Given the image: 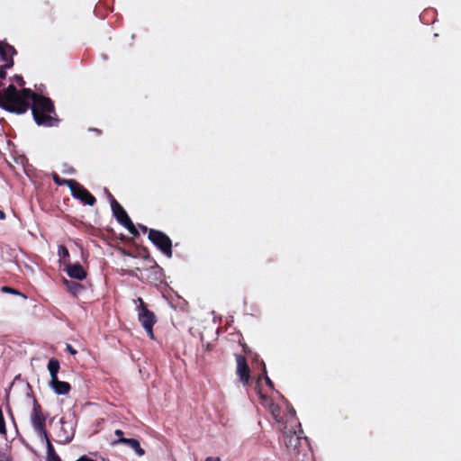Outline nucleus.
<instances>
[{
    "label": "nucleus",
    "instance_id": "1",
    "mask_svg": "<svg viewBox=\"0 0 461 461\" xmlns=\"http://www.w3.org/2000/svg\"><path fill=\"white\" fill-rule=\"evenodd\" d=\"M34 91L30 88L18 90L14 85H9L3 93L0 92V107L7 112L23 114L31 106Z\"/></svg>",
    "mask_w": 461,
    "mask_h": 461
},
{
    "label": "nucleus",
    "instance_id": "2",
    "mask_svg": "<svg viewBox=\"0 0 461 461\" xmlns=\"http://www.w3.org/2000/svg\"><path fill=\"white\" fill-rule=\"evenodd\" d=\"M30 109L35 123L42 127H57L60 122L54 102L45 95L34 92Z\"/></svg>",
    "mask_w": 461,
    "mask_h": 461
},
{
    "label": "nucleus",
    "instance_id": "3",
    "mask_svg": "<svg viewBox=\"0 0 461 461\" xmlns=\"http://www.w3.org/2000/svg\"><path fill=\"white\" fill-rule=\"evenodd\" d=\"M136 302L139 303V305L137 306L138 320L146 330L149 338L155 339L153 326L157 322V317L153 312L148 309V306L142 298L138 297Z\"/></svg>",
    "mask_w": 461,
    "mask_h": 461
},
{
    "label": "nucleus",
    "instance_id": "4",
    "mask_svg": "<svg viewBox=\"0 0 461 461\" xmlns=\"http://www.w3.org/2000/svg\"><path fill=\"white\" fill-rule=\"evenodd\" d=\"M46 419L47 417L44 415L41 404L34 397L32 411L31 413V421L35 432L41 438H47L49 437L45 426Z\"/></svg>",
    "mask_w": 461,
    "mask_h": 461
},
{
    "label": "nucleus",
    "instance_id": "5",
    "mask_svg": "<svg viewBox=\"0 0 461 461\" xmlns=\"http://www.w3.org/2000/svg\"><path fill=\"white\" fill-rule=\"evenodd\" d=\"M148 238L165 256L167 258L172 257V241L166 233L155 229H149Z\"/></svg>",
    "mask_w": 461,
    "mask_h": 461
},
{
    "label": "nucleus",
    "instance_id": "6",
    "mask_svg": "<svg viewBox=\"0 0 461 461\" xmlns=\"http://www.w3.org/2000/svg\"><path fill=\"white\" fill-rule=\"evenodd\" d=\"M74 198L80 200L85 204L93 206L96 203L95 197L77 181H66Z\"/></svg>",
    "mask_w": 461,
    "mask_h": 461
},
{
    "label": "nucleus",
    "instance_id": "7",
    "mask_svg": "<svg viewBox=\"0 0 461 461\" xmlns=\"http://www.w3.org/2000/svg\"><path fill=\"white\" fill-rule=\"evenodd\" d=\"M236 373L240 381L244 386H248L250 379V368L247 363L246 357L242 355H236Z\"/></svg>",
    "mask_w": 461,
    "mask_h": 461
},
{
    "label": "nucleus",
    "instance_id": "8",
    "mask_svg": "<svg viewBox=\"0 0 461 461\" xmlns=\"http://www.w3.org/2000/svg\"><path fill=\"white\" fill-rule=\"evenodd\" d=\"M66 272L68 276L73 279L77 280H84L86 277V271L84 269V267L79 264H71L68 263L66 266Z\"/></svg>",
    "mask_w": 461,
    "mask_h": 461
},
{
    "label": "nucleus",
    "instance_id": "9",
    "mask_svg": "<svg viewBox=\"0 0 461 461\" xmlns=\"http://www.w3.org/2000/svg\"><path fill=\"white\" fill-rule=\"evenodd\" d=\"M113 445L123 444L132 448L139 456L145 455V450L140 447V442L135 438H121L113 440Z\"/></svg>",
    "mask_w": 461,
    "mask_h": 461
},
{
    "label": "nucleus",
    "instance_id": "10",
    "mask_svg": "<svg viewBox=\"0 0 461 461\" xmlns=\"http://www.w3.org/2000/svg\"><path fill=\"white\" fill-rule=\"evenodd\" d=\"M49 384L59 395H67L71 390V385L68 382L59 381V378L50 379Z\"/></svg>",
    "mask_w": 461,
    "mask_h": 461
},
{
    "label": "nucleus",
    "instance_id": "11",
    "mask_svg": "<svg viewBox=\"0 0 461 461\" xmlns=\"http://www.w3.org/2000/svg\"><path fill=\"white\" fill-rule=\"evenodd\" d=\"M112 211L113 214L115 217V219L118 221L120 224H122V222L126 221L128 219H130L128 213L123 209V207L117 202L116 199H113L112 201Z\"/></svg>",
    "mask_w": 461,
    "mask_h": 461
},
{
    "label": "nucleus",
    "instance_id": "12",
    "mask_svg": "<svg viewBox=\"0 0 461 461\" xmlns=\"http://www.w3.org/2000/svg\"><path fill=\"white\" fill-rule=\"evenodd\" d=\"M283 442L287 449L295 450L300 442V438L295 435V432L292 433V431H285L283 433Z\"/></svg>",
    "mask_w": 461,
    "mask_h": 461
},
{
    "label": "nucleus",
    "instance_id": "13",
    "mask_svg": "<svg viewBox=\"0 0 461 461\" xmlns=\"http://www.w3.org/2000/svg\"><path fill=\"white\" fill-rule=\"evenodd\" d=\"M64 284L66 285L68 291L75 296L80 294L84 289V286L76 281L65 279Z\"/></svg>",
    "mask_w": 461,
    "mask_h": 461
},
{
    "label": "nucleus",
    "instance_id": "14",
    "mask_svg": "<svg viewBox=\"0 0 461 461\" xmlns=\"http://www.w3.org/2000/svg\"><path fill=\"white\" fill-rule=\"evenodd\" d=\"M60 365L58 359L50 358L48 363V370L50 372V379L58 378Z\"/></svg>",
    "mask_w": 461,
    "mask_h": 461
},
{
    "label": "nucleus",
    "instance_id": "15",
    "mask_svg": "<svg viewBox=\"0 0 461 461\" xmlns=\"http://www.w3.org/2000/svg\"><path fill=\"white\" fill-rule=\"evenodd\" d=\"M47 443V454H48V461H61L59 455L56 453L49 437L44 438Z\"/></svg>",
    "mask_w": 461,
    "mask_h": 461
},
{
    "label": "nucleus",
    "instance_id": "16",
    "mask_svg": "<svg viewBox=\"0 0 461 461\" xmlns=\"http://www.w3.org/2000/svg\"><path fill=\"white\" fill-rule=\"evenodd\" d=\"M146 271L150 272L151 275L154 276L153 280L155 282H157V281L161 282V279H162V268L159 266L155 264L154 266L150 267Z\"/></svg>",
    "mask_w": 461,
    "mask_h": 461
},
{
    "label": "nucleus",
    "instance_id": "17",
    "mask_svg": "<svg viewBox=\"0 0 461 461\" xmlns=\"http://www.w3.org/2000/svg\"><path fill=\"white\" fill-rule=\"evenodd\" d=\"M122 225L125 227L132 236L138 237L140 235L138 230L136 229L131 218L128 219L126 221L122 222Z\"/></svg>",
    "mask_w": 461,
    "mask_h": 461
},
{
    "label": "nucleus",
    "instance_id": "18",
    "mask_svg": "<svg viewBox=\"0 0 461 461\" xmlns=\"http://www.w3.org/2000/svg\"><path fill=\"white\" fill-rule=\"evenodd\" d=\"M14 64V60H9L8 63H5L0 66V79H5L6 77V70L11 68Z\"/></svg>",
    "mask_w": 461,
    "mask_h": 461
},
{
    "label": "nucleus",
    "instance_id": "19",
    "mask_svg": "<svg viewBox=\"0 0 461 461\" xmlns=\"http://www.w3.org/2000/svg\"><path fill=\"white\" fill-rule=\"evenodd\" d=\"M58 255L60 258L66 259L69 258V251L65 245H59L58 249Z\"/></svg>",
    "mask_w": 461,
    "mask_h": 461
},
{
    "label": "nucleus",
    "instance_id": "20",
    "mask_svg": "<svg viewBox=\"0 0 461 461\" xmlns=\"http://www.w3.org/2000/svg\"><path fill=\"white\" fill-rule=\"evenodd\" d=\"M270 411L272 413V415L274 416L275 420L277 421V422H280L281 421V418L279 416V412H280V408L278 405H276V404H271L270 405Z\"/></svg>",
    "mask_w": 461,
    "mask_h": 461
},
{
    "label": "nucleus",
    "instance_id": "21",
    "mask_svg": "<svg viewBox=\"0 0 461 461\" xmlns=\"http://www.w3.org/2000/svg\"><path fill=\"white\" fill-rule=\"evenodd\" d=\"M6 49L8 50V51H10L11 55H15L17 53L14 46L8 43H3L0 41V54H2V52Z\"/></svg>",
    "mask_w": 461,
    "mask_h": 461
},
{
    "label": "nucleus",
    "instance_id": "22",
    "mask_svg": "<svg viewBox=\"0 0 461 461\" xmlns=\"http://www.w3.org/2000/svg\"><path fill=\"white\" fill-rule=\"evenodd\" d=\"M52 179H53L54 183L56 185H66V181H75V179H62L55 172L52 173Z\"/></svg>",
    "mask_w": 461,
    "mask_h": 461
},
{
    "label": "nucleus",
    "instance_id": "23",
    "mask_svg": "<svg viewBox=\"0 0 461 461\" xmlns=\"http://www.w3.org/2000/svg\"><path fill=\"white\" fill-rule=\"evenodd\" d=\"M0 434L6 435L5 420L4 418L3 411L0 409Z\"/></svg>",
    "mask_w": 461,
    "mask_h": 461
},
{
    "label": "nucleus",
    "instance_id": "24",
    "mask_svg": "<svg viewBox=\"0 0 461 461\" xmlns=\"http://www.w3.org/2000/svg\"><path fill=\"white\" fill-rule=\"evenodd\" d=\"M13 56L14 55H11L10 51L6 49L0 54V59L5 63H8L9 60H14Z\"/></svg>",
    "mask_w": 461,
    "mask_h": 461
},
{
    "label": "nucleus",
    "instance_id": "25",
    "mask_svg": "<svg viewBox=\"0 0 461 461\" xmlns=\"http://www.w3.org/2000/svg\"><path fill=\"white\" fill-rule=\"evenodd\" d=\"M262 366H263V375H264V378H265V381H266V384L271 388V389H274V383L272 382V380L267 376V368H266V365L264 362H262Z\"/></svg>",
    "mask_w": 461,
    "mask_h": 461
},
{
    "label": "nucleus",
    "instance_id": "26",
    "mask_svg": "<svg viewBox=\"0 0 461 461\" xmlns=\"http://www.w3.org/2000/svg\"><path fill=\"white\" fill-rule=\"evenodd\" d=\"M2 292L12 294H21L20 292H18L17 290H15L14 288H12L10 286H3Z\"/></svg>",
    "mask_w": 461,
    "mask_h": 461
},
{
    "label": "nucleus",
    "instance_id": "27",
    "mask_svg": "<svg viewBox=\"0 0 461 461\" xmlns=\"http://www.w3.org/2000/svg\"><path fill=\"white\" fill-rule=\"evenodd\" d=\"M13 80L20 86H23L25 85V82L23 78V77L21 76H18V75H15L14 77H13Z\"/></svg>",
    "mask_w": 461,
    "mask_h": 461
},
{
    "label": "nucleus",
    "instance_id": "28",
    "mask_svg": "<svg viewBox=\"0 0 461 461\" xmlns=\"http://www.w3.org/2000/svg\"><path fill=\"white\" fill-rule=\"evenodd\" d=\"M67 350L71 354V355H76L77 352V350L69 344H67Z\"/></svg>",
    "mask_w": 461,
    "mask_h": 461
},
{
    "label": "nucleus",
    "instance_id": "29",
    "mask_svg": "<svg viewBox=\"0 0 461 461\" xmlns=\"http://www.w3.org/2000/svg\"><path fill=\"white\" fill-rule=\"evenodd\" d=\"M287 410L289 411V413L292 415V416H294L295 415V410L294 409V407L291 405V404H287Z\"/></svg>",
    "mask_w": 461,
    "mask_h": 461
},
{
    "label": "nucleus",
    "instance_id": "30",
    "mask_svg": "<svg viewBox=\"0 0 461 461\" xmlns=\"http://www.w3.org/2000/svg\"><path fill=\"white\" fill-rule=\"evenodd\" d=\"M76 461H95L90 457H88L87 456H80L77 460Z\"/></svg>",
    "mask_w": 461,
    "mask_h": 461
},
{
    "label": "nucleus",
    "instance_id": "31",
    "mask_svg": "<svg viewBox=\"0 0 461 461\" xmlns=\"http://www.w3.org/2000/svg\"><path fill=\"white\" fill-rule=\"evenodd\" d=\"M104 191H105V193H106V194H107V197H108V198H109V200H110V203L112 204V201H113V199H115V198H114V197H113V195L109 192V190H108L107 188H105V189H104Z\"/></svg>",
    "mask_w": 461,
    "mask_h": 461
},
{
    "label": "nucleus",
    "instance_id": "32",
    "mask_svg": "<svg viewBox=\"0 0 461 461\" xmlns=\"http://www.w3.org/2000/svg\"><path fill=\"white\" fill-rule=\"evenodd\" d=\"M114 434L118 437V438H124L123 431L122 429H116Z\"/></svg>",
    "mask_w": 461,
    "mask_h": 461
},
{
    "label": "nucleus",
    "instance_id": "33",
    "mask_svg": "<svg viewBox=\"0 0 461 461\" xmlns=\"http://www.w3.org/2000/svg\"><path fill=\"white\" fill-rule=\"evenodd\" d=\"M63 172L64 173H68V174H74L75 173V169L72 167H68L67 169L63 170Z\"/></svg>",
    "mask_w": 461,
    "mask_h": 461
},
{
    "label": "nucleus",
    "instance_id": "34",
    "mask_svg": "<svg viewBox=\"0 0 461 461\" xmlns=\"http://www.w3.org/2000/svg\"><path fill=\"white\" fill-rule=\"evenodd\" d=\"M140 229L141 230L142 232L146 233L147 231L149 232V229H148L146 226L144 225H141L140 224L139 225Z\"/></svg>",
    "mask_w": 461,
    "mask_h": 461
},
{
    "label": "nucleus",
    "instance_id": "35",
    "mask_svg": "<svg viewBox=\"0 0 461 461\" xmlns=\"http://www.w3.org/2000/svg\"><path fill=\"white\" fill-rule=\"evenodd\" d=\"M205 461H221L220 457H212L209 456L205 459Z\"/></svg>",
    "mask_w": 461,
    "mask_h": 461
},
{
    "label": "nucleus",
    "instance_id": "36",
    "mask_svg": "<svg viewBox=\"0 0 461 461\" xmlns=\"http://www.w3.org/2000/svg\"><path fill=\"white\" fill-rule=\"evenodd\" d=\"M6 217L5 212L0 210V220H5Z\"/></svg>",
    "mask_w": 461,
    "mask_h": 461
},
{
    "label": "nucleus",
    "instance_id": "37",
    "mask_svg": "<svg viewBox=\"0 0 461 461\" xmlns=\"http://www.w3.org/2000/svg\"><path fill=\"white\" fill-rule=\"evenodd\" d=\"M69 440H70V438L67 436V437L65 438V441H69Z\"/></svg>",
    "mask_w": 461,
    "mask_h": 461
},
{
    "label": "nucleus",
    "instance_id": "38",
    "mask_svg": "<svg viewBox=\"0 0 461 461\" xmlns=\"http://www.w3.org/2000/svg\"><path fill=\"white\" fill-rule=\"evenodd\" d=\"M3 86V83L0 81V87Z\"/></svg>",
    "mask_w": 461,
    "mask_h": 461
},
{
    "label": "nucleus",
    "instance_id": "39",
    "mask_svg": "<svg viewBox=\"0 0 461 461\" xmlns=\"http://www.w3.org/2000/svg\"><path fill=\"white\" fill-rule=\"evenodd\" d=\"M0 461H8V460H0Z\"/></svg>",
    "mask_w": 461,
    "mask_h": 461
}]
</instances>
